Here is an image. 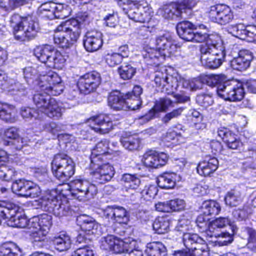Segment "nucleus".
<instances>
[{"instance_id": "9", "label": "nucleus", "mask_w": 256, "mask_h": 256, "mask_svg": "<svg viewBox=\"0 0 256 256\" xmlns=\"http://www.w3.org/2000/svg\"><path fill=\"white\" fill-rule=\"evenodd\" d=\"M218 95L226 100L238 102L244 96V84L234 80H228L216 88Z\"/></svg>"}, {"instance_id": "53", "label": "nucleus", "mask_w": 256, "mask_h": 256, "mask_svg": "<svg viewBox=\"0 0 256 256\" xmlns=\"http://www.w3.org/2000/svg\"><path fill=\"white\" fill-rule=\"evenodd\" d=\"M122 180L124 183L126 188L136 190L140 186V180L135 175L129 174H123Z\"/></svg>"}, {"instance_id": "44", "label": "nucleus", "mask_w": 256, "mask_h": 256, "mask_svg": "<svg viewBox=\"0 0 256 256\" xmlns=\"http://www.w3.org/2000/svg\"><path fill=\"white\" fill-rule=\"evenodd\" d=\"M20 249L12 243H4L0 246V256H21Z\"/></svg>"}, {"instance_id": "10", "label": "nucleus", "mask_w": 256, "mask_h": 256, "mask_svg": "<svg viewBox=\"0 0 256 256\" xmlns=\"http://www.w3.org/2000/svg\"><path fill=\"white\" fill-rule=\"evenodd\" d=\"M70 186L72 196L80 201L90 200L98 192L94 184L80 178H76L70 182Z\"/></svg>"}, {"instance_id": "50", "label": "nucleus", "mask_w": 256, "mask_h": 256, "mask_svg": "<svg viewBox=\"0 0 256 256\" xmlns=\"http://www.w3.org/2000/svg\"><path fill=\"white\" fill-rule=\"evenodd\" d=\"M29 182L24 180H18L12 184V190L14 193L20 196H24L26 188H28Z\"/></svg>"}, {"instance_id": "19", "label": "nucleus", "mask_w": 256, "mask_h": 256, "mask_svg": "<svg viewBox=\"0 0 256 256\" xmlns=\"http://www.w3.org/2000/svg\"><path fill=\"white\" fill-rule=\"evenodd\" d=\"M168 158V156L164 152L150 150L144 154L142 162L146 167L157 168L165 165Z\"/></svg>"}, {"instance_id": "6", "label": "nucleus", "mask_w": 256, "mask_h": 256, "mask_svg": "<svg viewBox=\"0 0 256 256\" xmlns=\"http://www.w3.org/2000/svg\"><path fill=\"white\" fill-rule=\"evenodd\" d=\"M34 54L40 62L48 67L58 70L62 68L66 62L60 52L50 45L36 46L34 50Z\"/></svg>"}, {"instance_id": "3", "label": "nucleus", "mask_w": 256, "mask_h": 256, "mask_svg": "<svg viewBox=\"0 0 256 256\" xmlns=\"http://www.w3.org/2000/svg\"><path fill=\"white\" fill-rule=\"evenodd\" d=\"M60 198L57 190H52L46 193L37 201L38 206L44 211L62 217L66 216L70 210L69 204L64 202Z\"/></svg>"}, {"instance_id": "16", "label": "nucleus", "mask_w": 256, "mask_h": 256, "mask_svg": "<svg viewBox=\"0 0 256 256\" xmlns=\"http://www.w3.org/2000/svg\"><path fill=\"white\" fill-rule=\"evenodd\" d=\"M88 122L90 128L100 134L108 133L114 128L111 118L104 114H100L91 117Z\"/></svg>"}, {"instance_id": "56", "label": "nucleus", "mask_w": 256, "mask_h": 256, "mask_svg": "<svg viewBox=\"0 0 256 256\" xmlns=\"http://www.w3.org/2000/svg\"><path fill=\"white\" fill-rule=\"evenodd\" d=\"M192 256H208L209 251L208 245L204 240L196 246H194L193 250H191Z\"/></svg>"}, {"instance_id": "30", "label": "nucleus", "mask_w": 256, "mask_h": 256, "mask_svg": "<svg viewBox=\"0 0 256 256\" xmlns=\"http://www.w3.org/2000/svg\"><path fill=\"white\" fill-rule=\"evenodd\" d=\"M125 100V94L119 91H114L109 95L108 104L109 106L114 110H126Z\"/></svg>"}, {"instance_id": "64", "label": "nucleus", "mask_w": 256, "mask_h": 256, "mask_svg": "<svg viewBox=\"0 0 256 256\" xmlns=\"http://www.w3.org/2000/svg\"><path fill=\"white\" fill-rule=\"evenodd\" d=\"M53 6L54 8V10L56 12V18L62 19L68 16L69 12L66 6H64L62 4L54 3V6Z\"/></svg>"}, {"instance_id": "38", "label": "nucleus", "mask_w": 256, "mask_h": 256, "mask_svg": "<svg viewBox=\"0 0 256 256\" xmlns=\"http://www.w3.org/2000/svg\"><path fill=\"white\" fill-rule=\"evenodd\" d=\"M41 113H44L48 117L56 120L58 119L62 115V108L54 98L50 100L49 104Z\"/></svg>"}, {"instance_id": "51", "label": "nucleus", "mask_w": 256, "mask_h": 256, "mask_svg": "<svg viewBox=\"0 0 256 256\" xmlns=\"http://www.w3.org/2000/svg\"><path fill=\"white\" fill-rule=\"evenodd\" d=\"M64 126L60 124H56L54 122H50L45 125L44 128L46 131L52 134L54 136L58 137L60 139L62 137L66 138L68 137V135L66 134H60V132L64 130Z\"/></svg>"}, {"instance_id": "1", "label": "nucleus", "mask_w": 256, "mask_h": 256, "mask_svg": "<svg viewBox=\"0 0 256 256\" xmlns=\"http://www.w3.org/2000/svg\"><path fill=\"white\" fill-rule=\"evenodd\" d=\"M10 26L16 40L28 41L34 38L37 34L38 24L32 16L22 17L18 14L12 15L10 20Z\"/></svg>"}, {"instance_id": "40", "label": "nucleus", "mask_w": 256, "mask_h": 256, "mask_svg": "<svg viewBox=\"0 0 256 256\" xmlns=\"http://www.w3.org/2000/svg\"><path fill=\"white\" fill-rule=\"evenodd\" d=\"M180 82H182L180 76L169 75L166 84L162 86V90L168 94H173L176 90Z\"/></svg>"}, {"instance_id": "54", "label": "nucleus", "mask_w": 256, "mask_h": 256, "mask_svg": "<svg viewBox=\"0 0 256 256\" xmlns=\"http://www.w3.org/2000/svg\"><path fill=\"white\" fill-rule=\"evenodd\" d=\"M125 105L126 106V110H136L140 108L142 100L140 98L132 97V94L128 92L125 94Z\"/></svg>"}, {"instance_id": "34", "label": "nucleus", "mask_w": 256, "mask_h": 256, "mask_svg": "<svg viewBox=\"0 0 256 256\" xmlns=\"http://www.w3.org/2000/svg\"><path fill=\"white\" fill-rule=\"evenodd\" d=\"M56 250L60 252H64L69 250L72 246V240L66 234H60L54 236L52 240Z\"/></svg>"}, {"instance_id": "26", "label": "nucleus", "mask_w": 256, "mask_h": 256, "mask_svg": "<svg viewBox=\"0 0 256 256\" xmlns=\"http://www.w3.org/2000/svg\"><path fill=\"white\" fill-rule=\"evenodd\" d=\"M156 48L161 52L166 50L170 54L176 52L178 46L176 42L169 34H164L156 38Z\"/></svg>"}, {"instance_id": "25", "label": "nucleus", "mask_w": 256, "mask_h": 256, "mask_svg": "<svg viewBox=\"0 0 256 256\" xmlns=\"http://www.w3.org/2000/svg\"><path fill=\"white\" fill-rule=\"evenodd\" d=\"M252 59V54L249 50H240L238 52V56L230 60V65L234 70H244L250 66Z\"/></svg>"}, {"instance_id": "15", "label": "nucleus", "mask_w": 256, "mask_h": 256, "mask_svg": "<svg viewBox=\"0 0 256 256\" xmlns=\"http://www.w3.org/2000/svg\"><path fill=\"white\" fill-rule=\"evenodd\" d=\"M99 73L94 71L80 76L77 82V86L80 92L88 94L94 91L100 83Z\"/></svg>"}, {"instance_id": "23", "label": "nucleus", "mask_w": 256, "mask_h": 256, "mask_svg": "<svg viewBox=\"0 0 256 256\" xmlns=\"http://www.w3.org/2000/svg\"><path fill=\"white\" fill-rule=\"evenodd\" d=\"M102 34L98 31L88 32L83 39L84 46L88 52H94L98 50L102 46Z\"/></svg>"}, {"instance_id": "35", "label": "nucleus", "mask_w": 256, "mask_h": 256, "mask_svg": "<svg viewBox=\"0 0 256 256\" xmlns=\"http://www.w3.org/2000/svg\"><path fill=\"white\" fill-rule=\"evenodd\" d=\"M146 252L148 256H166V249L160 242H154L147 244Z\"/></svg>"}, {"instance_id": "18", "label": "nucleus", "mask_w": 256, "mask_h": 256, "mask_svg": "<svg viewBox=\"0 0 256 256\" xmlns=\"http://www.w3.org/2000/svg\"><path fill=\"white\" fill-rule=\"evenodd\" d=\"M228 32L232 36L242 40H246L248 42H256V27L246 26L242 24L231 25L228 28Z\"/></svg>"}, {"instance_id": "17", "label": "nucleus", "mask_w": 256, "mask_h": 256, "mask_svg": "<svg viewBox=\"0 0 256 256\" xmlns=\"http://www.w3.org/2000/svg\"><path fill=\"white\" fill-rule=\"evenodd\" d=\"M208 32V28L204 24H195L192 42L198 43L206 42L204 44L209 43V44H212V46L222 42L218 36L209 34Z\"/></svg>"}, {"instance_id": "62", "label": "nucleus", "mask_w": 256, "mask_h": 256, "mask_svg": "<svg viewBox=\"0 0 256 256\" xmlns=\"http://www.w3.org/2000/svg\"><path fill=\"white\" fill-rule=\"evenodd\" d=\"M196 101L200 105L207 107L213 103L212 96L210 94H200L197 95Z\"/></svg>"}, {"instance_id": "49", "label": "nucleus", "mask_w": 256, "mask_h": 256, "mask_svg": "<svg viewBox=\"0 0 256 256\" xmlns=\"http://www.w3.org/2000/svg\"><path fill=\"white\" fill-rule=\"evenodd\" d=\"M120 142L122 146L130 151L136 150L140 146V140L138 138L130 136L122 137Z\"/></svg>"}, {"instance_id": "36", "label": "nucleus", "mask_w": 256, "mask_h": 256, "mask_svg": "<svg viewBox=\"0 0 256 256\" xmlns=\"http://www.w3.org/2000/svg\"><path fill=\"white\" fill-rule=\"evenodd\" d=\"M51 98L48 94L46 93V91L42 90L35 94L33 96V102L36 108L40 112H42L44 110L45 107L50 102Z\"/></svg>"}, {"instance_id": "13", "label": "nucleus", "mask_w": 256, "mask_h": 256, "mask_svg": "<svg viewBox=\"0 0 256 256\" xmlns=\"http://www.w3.org/2000/svg\"><path fill=\"white\" fill-rule=\"evenodd\" d=\"M208 16L210 20L221 25H226L234 19L233 12L227 5L218 4L211 6Z\"/></svg>"}, {"instance_id": "22", "label": "nucleus", "mask_w": 256, "mask_h": 256, "mask_svg": "<svg viewBox=\"0 0 256 256\" xmlns=\"http://www.w3.org/2000/svg\"><path fill=\"white\" fill-rule=\"evenodd\" d=\"M76 222L82 230L86 235L100 234V226L92 218L81 215L78 216Z\"/></svg>"}, {"instance_id": "41", "label": "nucleus", "mask_w": 256, "mask_h": 256, "mask_svg": "<svg viewBox=\"0 0 256 256\" xmlns=\"http://www.w3.org/2000/svg\"><path fill=\"white\" fill-rule=\"evenodd\" d=\"M224 200L227 205L230 206H236L242 202L243 196L240 190H232L226 194Z\"/></svg>"}, {"instance_id": "45", "label": "nucleus", "mask_w": 256, "mask_h": 256, "mask_svg": "<svg viewBox=\"0 0 256 256\" xmlns=\"http://www.w3.org/2000/svg\"><path fill=\"white\" fill-rule=\"evenodd\" d=\"M180 14L176 2H172L164 6L162 12V16L166 19H173Z\"/></svg>"}, {"instance_id": "14", "label": "nucleus", "mask_w": 256, "mask_h": 256, "mask_svg": "<svg viewBox=\"0 0 256 256\" xmlns=\"http://www.w3.org/2000/svg\"><path fill=\"white\" fill-rule=\"evenodd\" d=\"M134 6L126 12L128 18L136 22L144 23L150 19L148 4L144 0H138Z\"/></svg>"}, {"instance_id": "61", "label": "nucleus", "mask_w": 256, "mask_h": 256, "mask_svg": "<svg viewBox=\"0 0 256 256\" xmlns=\"http://www.w3.org/2000/svg\"><path fill=\"white\" fill-rule=\"evenodd\" d=\"M158 192L157 187L154 185L146 186L141 192V194L144 199L148 200L154 198Z\"/></svg>"}, {"instance_id": "63", "label": "nucleus", "mask_w": 256, "mask_h": 256, "mask_svg": "<svg viewBox=\"0 0 256 256\" xmlns=\"http://www.w3.org/2000/svg\"><path fill=\"white\" fill-rule=\"evenodd\" d=\"M191 114L192 116V120L194 123L196 129H204L206 128L205 124L201 122L202 117L198 111L193 110L192 111Z\"/></svg>"}, {"instance_id": "2", "label": "nucleus", "mask_w": 256, "mask_h": 256, "mask_svg": "<svg viewBox=\"0 0 256 256\" xmlns=\"http://www.w3.org/2000/svg\"><path fill=\"white\" fill-rule=\"evenodd\" d=\"M54 40L56 44L62 48H68L76 42L81 28L74 20H68L60 24L56 28Z\"/></svg>"}, {"instance_id": "20", "label": "nucleus", "mask_w": 256, "mask_h": 256, "mask_svg": "<svg viewBox=\"0 0 256 256\" xmlns=\"http://www.w3.org/2000/svg\"><path fill=\"white\" fill-rule=\"evenodd\" d=\"M104 217L114 222L126 224L129 221V214L123 207L116 206H108L103 210Z\"/></svg>"}, {"instance_id": "59", "label": "nucleus", "mask_w": 256, "mask_h": 256, "mask_svg": "<svg viewBox=\"0 0 256 256\" xmlns=\"http://www.w3.org/2000/svg\"><path fill=\"white\" fill-rule=\"evenodd\" d=\"M108 142L106 140H102L98 142L95 148L92 150V156H98L105 154L108 150Z\"/></svg>"}, {"instance_id": "4", "label": "nucleus", "mask_w": 256, "mask_h": 256, "mask_svg": "<svg viewBox=\"0 0 256 256\" xmlns=\"http://www.w3.org/2000/svg\"><path fill=\"white\" fill-rule=\"evenodd\" d=\"M200 60L204 66L210 69H216L222 64L226 51L222 42L212 44H202L200 46Z\"/></svg>"}, {"instance_id": "8", "label": "nucleus", "mask_w": 256, "mask_h": 256, "mask_svg": "<svg viewBox=\"0 0 256 256\" xmlns=\"http://www.w3.org/2000/svg\"><path fill=\"white\" fill-rule=\"evenodd\" d=\"M100 247L104 250L112 251L116 254L125 253L124 256H143L141 250L134 249L130 250L129 244L112 235L104 237Z\"/></svg>"}, {"instance_id": "57", "label": "nucleus", "mask_w": 256, "mask_h": 256, "mask_svg": "<svg viewBox=\"0 0 256 256\" xmlns=\"http://www.w3.org/2000/svg\"><path fill=\"white\" fill-rule=\"evenodd\" d=\"M183 108H179L173 110L172 112L166 114L162 118V122L165 124H168L170 122L180 116L184 110Z\"/></svg>"}, {"instance_id": "46", "label": "nucleus", "mask_w": 256, "mask_h": 256, "mask_svg": "<svg viewBox=\"0 0 256 256\" xmlns=\"http://www.w3.org/2000/svg\"><path fill=\"white\" fill-rule=\"evenodd\" d=\"M170 220L166 218L159 217L153 223L154 230L158 234L167 232L170 228Z\"/></svg>"}, {"instance_id": "32", "label": "nucleus", "mask_w": 256, "mask_h": 256, "mask_svg": "<svg viewBox=\"0 0 256 256\" xmlns=\"http://www.w3.org/2000/svg\"><path fill=\"white\" fill-rule=\"evenodd\" d=\"M16 111L14 106L2 103L0 108V118L8 123H14L17 120Z\"/></svg>"}, {"instance_id": "11", "label": "nucleus", "mask_w": 256, "mask_h": 256, "mask_svg": "<svg viewBox=\"0 0 256 256\" xmlns=\"http://www.w3.org/2000/svg\"><path fill=\"white\" fill-rule=\"evenodd\" d=\"M38 86L42 90L46 91L49 96H58L64 90L61 78L56 73L49 72L47 74L40 76Z\"/></svg>"}, {"instance_id": "43", "label": "nucleus", "mask_w": 256, "mask_h": 256, "mask_svg": "<svg viewBox=\"0 0 256 256\" xmlns=\"http://www.w3.org/2000/svg\"><path fill=\"white\" fill-rule=\"evenodd\" d=\"M166 54L164 52L156 48V49L150 48L143 54V56L148 64L152 65L158 64V58Z\"/></svg>"}, {"instance_id": "60", "label": "nucleus", "mask_w": 256, "mask_h": 256, "mask_svg": "<svg viewBox=\"0 0 256 256\" xmlns=\"http://www.w3.org/2000/svg\"><path fill=\"white\" fill-rule=\"evenodd\" d=\"M40 230L48 232L50 228L52 225V216L50 215L44 214L38 217Z\"/></svg>"}, {"instance_id": "12", "label": "nucleus", "mask_w": 256, "mask_h": 256, "mask_svg": "<svg viewBox=\"0 0 256 256\" xmlns=\"http://www.w3.org/2000/svg\"><path fill=\"white\" fill-rule=\"evenodd\" d=\"M18 210L15 204H8L0 207V216L8 218V225L10 226L26 228L28 220L25 216L18 214Z\"/></svg>"}, {"instance_id": "5", "label": "nucleus", "mask_w": 256, "mask_h": 256, "mask_svg": "<svg viewBox=\"0 0 256 256\" xmlns=\"http://www.w3.org/2000/svg\"><path fill=\"white\" fill-rule=\"evenodd\" d=\"M51 168L54 176L64 182L74 174L75 164L67 154H58L54 156L51 162Z\"/></svg>"}, {"instance_id": "42", "label": "nucleus", "mask_w": 256, "mask_h": 256, "mask_svg": "<svg viewBox=\"0 0 256 256\" xmlns=\"http://www.w3.org/2000/svg\"><path fill=\"white\" fill-rule=\"evenodd\" d=\"M48 232L42 230L33 232L30 234V239L33 246L37 248H42L47 242L46 235Z\"/></svg>"}, {"instance_id": "7", "label": "nucleus", "mask_w": 256, "mask_h": 256, "mask_svg": "<svg viewBox=\"0 0 256 256\" xmlns=\"http://www.w3.org/2000/svg\"><path fill=\"white\" fill-rule=\"evenodd\" d=\"M227 226L232 228L233 233H234V226L230 220L227 217H220L212 221L208 224L206 233L210 238H218L214 242H218L220 246H226L233 240L232 234L227 232H222L221 229Z\"/></svg>"}, {"instance_id": "27", "label": "nucleus", "mask_w": 256, "mask_h": 256, "mask_svg": "<svg viewBox=\"0 0 256 256\" xmlns=\"http://www.w3.org/2000/svg\"><path fill=\"white\" fill-rule=\"evenodd\" d=\"M218 162L216 158L210 156H206L200 162L197 166L198 173L204 176H210L218 168Z\"/></svg>"}, {"instance_id": "58", "label": "nucleus", "mask_w": 256, "mask_h": 256, "mask_svg": "<svg viewBox=\"0 0 256 256\" xmlns=\"http://www.w3.org/2000/svg\"><path fill=\"white\" fill-rule=\"evenodd\" d=\"M244 232L248 236L247 244L248 248L252 250H256V231L247 227L244 228Z\"/></svg>"}, {"instance_id": "31", "label": "nucleus", "mask_w": 256, "mask_h": 256, "mask_svg": "<svg viewBox=\"0 0 256 256\" xmlns=\"http://www.w3.org/2000/svg\"><path fill=\"white\" fill-rule=\"evenodd\" d=\"M195 24L184 21L178 23L176 26L178 34L182 39L192 42Z\"/></svg>"}, {"instance_id": "33", "label": "nucleus", "mask_w": 256, "mask_h": 256, "mask_svg": "<svg viewBox=\"0 0 256 256\" xmlns=\"http://www.w3.org/2000/svg\"><path fill=\"white\" fill-rule=\"evenodd\" d=\"M6 152L0 150V162H4L6 159ZM16 174L15 170L13 168L5 165L0 166V178L6 181L12 180Z\"/></svg>"}, {"instance_id": "48", "label": "nucleus", "mask_w": 256, "mask_h": 256, "mask_svg": "<svg viewBox=\"0 0 256 256\" xmlns=\"http://www.w3.org/2000/svg\"><path fill=\"white\" fill-rule=\"evenodd\" d=\"M226 76L224 74H210L202 76L204 82L210 86L218 85L217 88L220 84H223L226 80Z\"/></svg>"}, {"instance_id": "28", "label": "nucleus", "mask_w": 256, "mask_h": 256, "mask_svg": "<svg viewBox=\"0 0 256 256\" xmlns=\"http://www.w3.org/2000/svg\"><path fill=\"white\" fill-rule=\"evenodd\" d=\"M180 180V176L174 172H164L160 175L157 180L158 186L163 189L173 188L176 181Z\"/></svg>"}, {"instance_id": "24", "label": "nucleus", "mask_w": 256, "mask_h": 256, "mask_svg": "<svg viewBox=\"0 0 256 256\" xmlns=\"http://www.w3.org/2000/svg\"><path fill=\"white\" fill-rule=\"evenodd\" d=\"M174 104L175 102L168 98H160L156 102L154 108H152L148 113L142 116L140 120L142 122H148L154 118L158 112L166 111L170 108L174 107Z\"/></svg>"}, {"instance_id": "21", "label": "nucleus", "mask_w": 256, "mask_h": 256, "mask_svg": "<svg viewBox=\"0 0 256 256\" xmlns=\"http://www.w3.org/2000/svg\"><path fill=\"white\" fill-rule=\"evenodd\" d=\"M114 167L108 163L98 166L92 172V180L96 183L102 184L109 182L114 176Z\"/></svg>"}, {"instance_id": "52", "label": "nucleus", "mask_w": 256, "mask_h": 256, "mask_svg": "<svg viewBox=\"0 0 256 256\" xmlns=\"http://www.w3.org/2000/svg\"><path fill=\"white\" fill-rule=\"evenodd\" d=\"M120 78L124 80L131 79L135 74L136 70L131 64L124 63L118 68Z\"/></svg>"}, {"instance_id": "55", "label": "nucleus", "mask_w": 256, "mask_h": 256, "mask_svg": "<svg viewBox=\"0 0 256 256\" xmlns=\"http://www.w3.org/2000/svg\"><path fill=\"white\" fill-rule=\"evenodd\" d=\"M20 114L22 118L26 121L32 118H38L40 116L39 112H36L34 108L26 106L21 108Z\"/></svg>"}, {"instance_id": "39", "label": "nucleus", "mask_w": 256, "mask_h": 256, "mask_svg": "<svg viewBox=\"0 0 256 256\" xmlns=\"http://www.w3.org/2000/svg\"><path fill=\"white\" fill-rule=\"evenodd\" d=\"M201 208L203 214L206 216L217 215L221 210L220 204L216 201L212 200L204 201Z\"/></svg>"}, {"instance_id": "37", "label": "nucleus", "mask_w": 256, "mask_h": 256, "mask_svg": "<svg viewBox=\"0 0 256 256\" xmlns=\"http://www.w3.org/2000/svg\"><path fill=\"white\" fill-rule=\"evenodd\" d=\"M204 240L198 234L186 233L183 234L182 242L185 247L188 250H193L194 246L202 244Z\"/></svg>"}, {"instance_id": "47", "label": "nucleus", "mask_w": 256, "mask_h": 256, "mask_svg": "<svg viewBox=\"0 0 256 256\" xmlns=\"http://www.w3.org/2000/svg\"><path fill=\"white\" fill-rule=\"evenodd\" d=\"M181 80L184 88H189L193 91L202 89L204 83L202 80V76L200 78H194L191 80L181 78Z\"/></svg>"}, {"instance_id": "29", "label": "nucleus", "mask_w": 256, "mask_h": 256, "mask_svg": "<svg viewBox=\"0 0 256 256\" xmlns=\"http://www.w3.org/2000/svg\"><path fill=\"white\" fill-rule=\"evenodd\" d=\"M2 88L7 90L11 94L24 96L27 94L26 86L17 82L14 78H8Z\"/></svg>"}]
</instances>
